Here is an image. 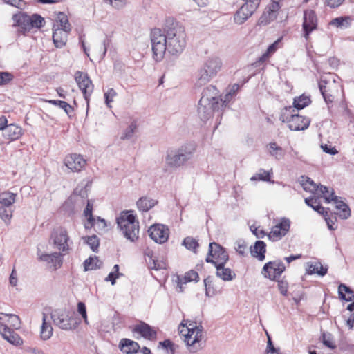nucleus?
Masks as SVG:
<instances>
[{
  "mask_svg": "<svg viewBox=\"0 0 354 354\" xmlns=\"http://www.w3.org/2000/svg\"><path fill=\"white\" fill-rule=\"evenodd\" d=\"M275 18H270L269 12L266 10L259 19L260 25H266L270 21H273Z\"/></svg>",
  "mask_w": 354,
  "mask_h": 354,
  "instance_id": "62",
  "label": "nucleus"
},
{
  "mask_svg": "<svg viewBox=\"0 0 354 354\" xmlns=\"http://www.w3.org/2000/svg\"><path fill=\"white\" fill-rule=\"evenodd\" d=\"M53 27L64 28V30H71V24H69L68 17L65 13L62 12H58L57 15L56 22L54 24Z\"/></svg>",
  "mask_w": 354,
  "mask_h": 354,
  "instance_id": "38",
  "label": "nucleus"
},
{
  "mask_svg": "<svg viewBox=\"0 0 354 354\" xmlns=\"http://www.w3.org/2000/svg\"><path fill=\"white\" fill-rule=\"evenodd\" d=\"M261 0L247 1L234 15V20L238 24H243L257 9Z\"/></svg>",
  "mask_w": 354,
  "mask_h": 354,
  "instance_id": "10",
  "label": "nucleus"
},
{
  "mask_svg": "<svg viewBox=\"0 0 354 354\" xmlns=\"http://www.w3.org/2000/svg\"><path fill=\"white\" fill-rule=\"evenodd\" d=\"M195 151L193 145H183L178 149H171L167 151L165 157L166 164L172 168H177L184 165L192 159Z\"/></svg>",
  "mask_w": 354,
  "mask_h": 354,
  "instance_id": "4",
  "label": "nucleus"
},
{
  "mask_svg": "<svg viewBox=\"0 0 354 354\" xmlns=\"http://www.w3.org/2000/svg\"><path fill=\"white\" fill-rule=\"evenodd\" d=\"M277 50V46H269L267 50L253 64L255 67L268 61Z\"/></svg>",
  "mask_w": 354,
  "mask_h": 354,
  "instance_id": "42",
  "label": "nucleus"
},
{
  "mask_svg": "<svg viewBox=\"0 0 354 354\" xmlns=\"http://www.w3.org/2000/svg\"><path fill=\"white\" fill-rule=\"evenodd\" d=\"M50 317L55 325L62 330H72L77 325L73 314L65 310H55L51 313Z\"/></svg>",
  "mask_w": 354,
  "mask_h": 354,
  "instance_id": "8",
  "label": "nucleus"
},
{
  "mask_svg": "<svg viewBox=\"0 0 354 354\" xmlns=\"http://www.w3.org/2000/svg\"><path fill=\"white\" fill-rule=\"evenodd\" d=\"M268 154L276 160H281L285 156V151L276 142H270L266 146Z\"/></svg>",
  "mask_w": 354,
  "mask_h": 354,
  "instance_id": "32",
  "label": "nucleus"
},
{
  "mask_svg": "<svg viewBox=\"0 0 354 354\" xmlns=\"http://www.w3.org/2000/svg\"><path fill=\"white\" fill-rule=\"evenodd\" d=\"M14 212L13 207L0 205V218L6 224L10 223Z\"/></svg>",
  "mask_w": 354,
  "mask_h": 354,
  "instance_id": "44",
  "label": "nucleus"
},
{
  "mask_svg": "<svg viewBox=\"0 0 354 354\" xmlns=\"http://www.w3.org/2000/svg\"><path fill=\"white\" fill-rule=\"evenodd\" d=\"M305 178V181L303 180L301 183V185L304 190L310 192H314L315 191L318 190L319 186L317 185L313 180L308 177H306Z\"/></svg>",
  "mask_w": 354,
  "mask_h": 354,
  "instance_id": "51",
  "label": "nucleus"
},
{
  "mask_svg": "<svg viewBox=\"0 0 354 354\" xmlns=\"http://www.w3.org/2000/svg\"><path fill=\"white\" fill-rule=\"evenodd\" d=\"M286 266L281 260L269 261L263 268L262 273L271 280H277L285 271Z\"/></svg>",
  "mask_w": 354,
  "mask_h": 354,
  "instance_id": "14",
  "label": "nucleus"
},
{
  "mask_svg": "<svg viewBox=\"0 0 354 354\" xmlns=\"http://www.w3.org/2000/svg\"><path fill=\"white\" fill-rule=\"evenodd\" d=\"M224 107L223 102L215 101L212 103L198 102V115L201 120L206 122L213 116L214 112H219Z\"/></svg>",
  "mask_w": 354,
  "mask_h": 354,
  "instance_id": "12",
  "label": "nucleus"
},
{
  "mask_svg": "<svg viewBox=\"0 0 354 354\" xmlns=\"http://www.w3.org/2000/svg\"><path fill=\"white\" fill-rule=\"evenodd\" d=\"M325 201L326 203L331 201L334 202L336 205V208L338 210L337 214L342 219H347L351 216V209L348 205L339 199V198L335 195V192H332L331 195L325 196Z\"/></svg>",
  "mask_w": 354,
  "mask_h": 354,
  "instance_id": "18",
  "label": "nucleus"
},
{
  "mask_svg": "<svg viewBox=\"0 0 354 354\" xmlns=\"http://www.w3.org/2000/svg\"><path fill=\"white\" fill-rule=\"evenodd\" d=\"M0 334L5 340L13 345L18 346L22 344L21 338L10 327L3 328V330L0 332Z\"/></svg>",
  "mask_w": 354,
  "mask_h": 354,
  "instance_id": "27",
  "label": "nucleus"
},
{
  "mask_svg": "<svg viewBox=\"0 0 354 354\" xmlns=\"http://www.w3.org/2000/svg\"><path fill=\"white\" fill-rule=\"evenodd\" d=\"M16 194L10 192H3L0 193V205L1 206H6L12 207V205L15 202Z\"/></svg>",
  "mask_w": 354,
  "mask_h": 354,
  "instance_id": "39",
  "label": "nucleus"
},
{
  "mask_svg": "<svg viewBox=\"0 0 354 354\" xmlns=\"http://www.w3.org/2000/svg\"><path fill=\"white\" fill-rule=\"evenodd\" d=\"M145 254L146 257V261L147 262L149 268L158 270L165 268V263L162 261H159L156 259L152 251H146Z\"/></svg>",
  "mask_w": 354,
  "mask_h": 354,
  "instance_id": "36",
  "label": "nucleus"
},
{
  "mask_svg": "<svg viewBox=\"0 0 354 354\" xmlns=\"http://www.w3.org/2000/svg\"><path fill=\"white\" fill-rule=\"evenodd\" d=\"M293 112L295 110L292 106L285 107L281 112L279 120L283 122H287L292 131L306 129L309 127L310 120Z\"/></svg>",
  "mask_w": 354,
  "mask_h": 354,
  "instance_id": "7",
  "label": "nucleus"
},
{
  "mask_svg": "<svg viewBox=\"0 0 354 354\" xmlns=\"http://www.w3.org/2000/svg\"><path fill=\"white\" fill-rule=\"evenodd\" d=\"M138 129V125L136 121L133 120L131 122L130 125L124 131V133L121 136L122 140H129L131 139L133 134L136 132Z\"/></svg>",
  "mask_w": 354,
  "mask_h": 354,
  "instance_id": "49",
  "label": "nucleus"
},
{
  "mask_svg": "<svg viewBox=\"0 0 354 354\" xmlns=\"http://www.w3.org/2000/svg\"><path fill=\"white\" fill-rule=\"evenodd\" d=\"M153 57L156 62H160L167 52V46H151Z\"/></svg>",
  "mask_w": 354,
  "mask_h": 354,
  "instance_id": "47",
  "label": "nucleus"
},
{
  "mask_svg": "<svg viewBox=\"0 0 354 354\" xmlns=\"http://www.w3.org/2000/svg\"><path fill=\"white\" fill-rule=\"evenodd\" d=\"M75 80L79 88L82 91L84 97L88 105L90 96L91 95L94 86L87 73L82 71H76L75 73Z\"/></svg>",
  "mask_w": 354,
  "mask_h": 354,
  "instance_id": "11",
  "label": "nucleus"
},
{
  "mask_svg": "<svg viewBox=\"0 0 354 354\" xmlns=\"http://www.w3.org/2000/svg\"><path fill=\"white\" fill-rule=\"evenodd\" d=\"M199 101L205 104L215 101L224 102L223 99L221 97L218 90L213 85H209L203 89Z\"/></svg>",
  "mask_w": 354,
  "mask_h": 354,
  "instance_id": "20",
  "label": "nucleus"
},
{
  "mask_svg": "<svg viewBox=\"0 0 354 354\" xmlns=\"http://www.w3.org/2000/svg\"><path fill=\"white\" fill-rule=\"evenodd\" d=\"M229 260V255L225 249L215 242L209 245L208 254L205 259L206 262L211 263L215 266L225 264Z\"/></svg>",
  "mask_w": 354,
  "mask_h": 354,
  "instance_id": "9",
  "label": "nucleus"
},
{
  "mask_svg": "<svg viewBox=\"0 0 354 354\" xmlns=\"http://www.w3.org/2000/svg\"><path fill=\"white\" fill-rule=\"evenodd\" d=\"M290 227V219L286 217L281 218L272 227L271 231L268 234V237L272 241H279L287 234Z\"/></svg>",
  "mask_w": 354,
  "mask_h": 354,
  "instance_id": "13",
  "label": "nucleus"
},
{
  "mask_svg": "<svg viewBox=\"0 0 354 354\" xmlns=\"http://www.w3.org/2000/svg\"><path fill=\"white\" fill-rule=\"evenodd\" d=\"M119 347L121 351L124 354H133L137 353L140 349L138 343L126 338L120 340Z\"/></svg>",
  "mask_w": 354,
  "mask_h": 354,
  "instance_id": "25",
  "label": "nucleus"
},
{
  "mask_svg": "<svg viewBox=\"0 0 354 354\" xmlns=\"http://www.w3.org/2000/svg\"><path fill=\"white\" fill-rule=\"evenodd\" d=\"M223 62L218 57L207 59L198 71L197 84L203 85L214 78L220 72Z\"/></svg>",
  "mask_w": 354,
  "mask_h": 354,
  "instance_id": "5",
  "label": "nucleus"
},
{
  "mask_svg": "<svg viewBox=\"0 0 354 354\" xmlns=\"http://www.w3.org/2000/svg\"><path fill=\"white\" fill-rule=\"evenodd\" d=\"M311 100L309 96H306L304 95H301L299 97H295L293 101L294 108H296L297 110L302 109L310 104Z\"/></svg>",
  "mask_w": 354,
  "mask_h": 354,
  "instance_id": "46",
  "label": "nucleus"
},
{
  "mask_svg": "<svg viewBox=\"0 0 354 354\" xmlns=\"http://www.w3.org/2000/svg\"><path fill=\"white\" fill-rule=\"evenodd\" d=\"M53 328L51 322L47 320L46 313L42 314V324L41 326L40 336L43 340L49 339L53 335Z\"/></svg>",
  "mask_w": 354,
  "mask_h": 354,
  "instance_id": "29",
  "label": "nucleus"
},
{
  "mask_svg": "<svg viewBox=\"0 0 354 354\" xmlns=\"http://www.w3.org/2000/svg\"><path fill=\"white\" fill-rule=\"evenodd\" d=\"M117 93L113 88H109L107 92L104 93L105 103L108 107H111V102H113V97L116 96Z\"/></svg>",
  "mask_w": 354,
  "mask_h": 354,
  "instance_id": "60",
  "label": "nucleus"
},
{
  "mask_svg": "<svg viewBox=\"0 0 354 354\" xmlns=\"http://www.w3.org/2000/svg\"><path fill=\"white\" fill-rule=\"evenodd\" d=\"M46 102L50 104L58 106L59 108L63 109L68 116H71V114L73 112V108L65 101L49 100H46Z\"/></svg>",
  "mask_w": 354,
  "mask_h": 354,
  "instance_id": "45",
  "label": "nucleus"
},
{
  "mask_svg": "<svg viewBox=\"0 0 354 354\" xmlns=\"http://www.w3.org/2000/svg\"><path fill=\"white\" fill-rule=\"evenodd\" d=\"M317 27V17L315 12L313 10L304 11L302 28L304 35L307 39L310 33Z\"/></svg>",
  "mask_w": 354,
  "mask_h": 354,
  "instance_id": "16",
  "label": "nucleus"
},
{
  "mask_svg": "<svg viewBox=\"0 0 354 354\" xmlns=\"http://www.w3.org/2000/svg\"><path fill=\"white\" fill-rule=\"evenodd\" d=\"M148 232L151 239L158 243L166 242L169 238V229L162 224H154L151 225Z\"/></svg>",
  "mask_w": 354,
  "mask_h": 354,
  "instance_id": "17",
  "label": "nucleus"
},
{
  "mask_svg": "<svg viewBox=\"0 0 354 354\" xmlns=\"http://www.w3.org/2000/svg\"><path fill=\"white\" fill-rule=\"evenodd\" d=\"M266 245L262 241H257L253 246L250 247V253L252 257H257L259 261L265 259Z\"/></svg>",
  "mask_w": 354,
  "mask_h": 354,
  "instance_id": "31",
  "label": "nucleus"
},
{
  "mask_svg": "<svg viewBox=\"0 0 354 354\" xmlns=\"http://www.w3.org/2000/svg\"><path fill=\"white\" fill-rule=\"evenodd\" d=\"M199 276L197 272L190 270L185 273L183 277H178V287L180 289V292L183 291V284H186L187 282L196 281H198Z\"/></svg>",
  "mask_w": 354,
  "mask_h": 354,
  "instance_id": "34",
  "label": "nucleus"
},
{
  "mask_svg": "<svg viewBox=\"0 0 354 354\" xmlns=\"http://www.w3.org/2000/svg\"><path fill=\"white\" fill-rule=\"evenodd\" d=\"M23 134V129L21 127L15 124H10L4 130L3 136L6 139L15 140L19 139Z\"/></svg>",
  "mask_w": 354,
  "mask_h": 354,
  "instance_id": "26",
  "label": "nucleus"
},
{
  "mask_svg": "<svg viewBox=\"0 0 354 354\" xmlns=\"http://www.w3.org/2000/svg\"><path fill=\"white\" fill-rule=\"evenodd\" d=\"M159 346L167 350L168 354H175L176 348L177 347L171 340L165 339L159 342Z\"/></svg>",
  "mask_w": 354,
  "mask_h": 354,
  "instance_id": "54",
  "label": "nucleus"
},
{
  "mask_svg": "<svg viewBox=\"0 0 354 354\" xmlns=\"http://www.w3.org/2000/svg\"><path fill=\"white\" fill-rule=\"evenodd\" d=\"M12 19L15 25L20 28L19 31L24 34L33 28H40L45 24L44 18L39 14L28 15L26 12H19L13 15Z\"/></svg>",
  "mask_w": 354,
  "mask_h": 354,
  "instance_id": "6",
  "label": "nucleus"
},
{
  "mask_svg": "<svg viewBox=\"0 0 354 354\" xmlns=\"http://www.w3.org/2000/svg\"><path fill=\"white\" fill-rule=\"evenodd\" d=\"M322 339L324 345L328 348L334 349L336 347L333 342V337L330 333H326L323 332L322 334Z\"/></svg>",
  "mask_w": 354,
  "mask_h": 354,
  "instance_id": "53",
  "label": "nucleus"
},
{
  "mask_svg": "<svg viewBox=\"0 0 354 354\" xmlns=\"http://www.w3.org/2000/svg\"><path fill=\"white\" fill-rule=\"evenodd\" d=\"M240 88V86L237 84H235L232 86V87L230 88V91L224 96L223 99V105L225 106L228 102L230 101L232 97L236 95V92Z\"/></svg>",
  "mask_w": 354,
  "mask_h": 354,
  "instance_id": "58",
  "label": "nucleus"
},
{
  "mask_svg": "<svg viewBox=\"0 0 354 354\" xmlns=\"http://www.w3.org/2000/svg\"><path fill=\"white\" fill-rule=\"evenodd\" d=\"M351 18L348 16L336 17L331 20L330 24L333 26L344 29L351 25Z\"/></svg>",
  "mask_w": 354,
  "mask_h": 354,
  "instance_id": "41",
  "label": "nucleus"
},
{
  "mask_svg": "<svg viewBox=\"0 0 354 354\" xmlns=\"http://www.w3.org/2000/svg\"><path fill=\"white\" fill-rule=\"evenodd\" d=\"M321 148L324 152L330 155H335L338 153V151L336 149V148L333 147L331 145L322 144Z\"/></svg>",
  "mask_w": 354,
  "mask_h": 354,
  "instance_id": "63",
  "label": "nucleus"
},
{
  "mask_svg": "<svg viewBox=\"0 0 354 354\" xmlns=\"http://www.w3.org/2000/svg\"><path fill=\"white\" fill-rule=\"evenodd\" d=\"M266 351L268 354H281L279 349L274 348L272 342L269 336Z\"/></svg>",
  "mask_w": 354,
  "mask_h": 354,
  "instance_id": "64",
  "label": "nucleus"
},
{
  "mask_svg": "<svg viewBox=\"0 0 354 354\" xmlns=\"http://www.w3.org/2000/svg\"><path fill=\"white\" fill-rule=\"evenodd\" d=\"M306 273L308 274H317L319 276H324L328 271L326 267H324L319 261L308 262L306 263Z\"/></svg>",
  "mask_w": 354,
  "mask_h": 354,
  "instance_id": "30",
  "label": "nucleus"
},
{
  "mask_svg": "<svg viewBox=\"0 0 354 354\" xmlns=\"http://www.w3.org/2000/svg\"><path fill=\"white\" fill-rule=\"evenodd\" d=\"M225 265L219 263L218 266H215L216 274L225 281H232L236 277V274L230 268H225Z\"/></svg>",
  "mask_w": 354,
  "mask_h": 354,
  "instance_id": "28",
  "label": "nucleus"
},
{
  "mask_svg": "<svg viewBox=\"0 0 354 354\" xmlns=\"http://www.w3.org/2000/svg\"><path fill=\"white\" fill-rule=\"evenodd\" d=\"M326 84L327 82L322 78L319 82V88L325 102L328 104L333 102V97L332 95L328 93Z\"/></svg>",
  "mask_w": 354,
  "mask_h": 354,
  "instance_id": "48",
  "label": "nucleus"
},
{
  "mask_svg": "<svg viewBox=\"0 0 354 354\" xmlns=\"http://www.w3.org/2000/svg\"><path fill=\"white\" fill-rule=\"evenodd\" d=\"M102 264V261L97 257H89L84 262V270L88 271L100 268Z\"/></svg>",
  "mask_w": 354,
  "mask_h": 354,
  "instance_id": "43",
  "label": "nucleus"
},
{
  "mask_svg": "<svg viewBox=\"0 0 354 354\" xmlns=\"http://www.w3.org/2000/svg\"><path fill=\"white\" fill-rule=\"evenodd\" d=\"M305 203L319 214L324 216L327 215V211L321 205L317 198H315L314 197L307 198L305 199Z\"/></svg>",
  "mask_w": 354,
  "mask_h": 354,
  "instance_id": "40",
  "label": "nucleus"
},
{
  "mask_svg": "<svg viewBox=\"0 0 354 354\" xmlns=\"http://www.w3.org/2000/svg\"><path fill=\"white\" fill-rule=\"evenodd\" d=\"M71 30L53 27V40L54 44H66L68 34Z\"/></svg>",
  "mask_w": 354,
  "mask_h": 354,
  "instance_id": "33",
  "label": "nucleus"
},
{
  "mask_svg": "<svg viewBox=\"0 0 354 354\" xmlns=\"http://www.w3.org/2000/svg\"><path fill=\"white\" fill-rule=\"evenodd\" d=\"M187 320L183 319L180 323V326L183 327L180 330V334L184 337L187 348L191 353H196L203 348L202 333L203 326L201 325L196 326V322H190L187 325Z\"/></svg>",
  "mask_w": 354,
  "mask_h": 354,
  "instance_id": "2",
  "label": "nucleus"
},
{
  "mask_svg": "<svg viewBox=\"0 0 354 354\" xmlns=\"http://www.w3.org/2000/svg\"><path fill=\"white\" fill-rule=\"evenodd\" d=\"M39 259L46 262L48 264H51V266L55 270L59 268L63 263L62 255L58 252L42 254L40 256Z\"/></svg>",
  "mask_w": 354,
  "mask_h": 354,
  "instance_id": "24",
  "label": "nucleus"
},
{
  "mask_svg": "<svg viewBox=\"0 0 354 354\" xmlns=\"http://www.w3.org/2000/svg\"><path fill=\"white\" fill-rule=\"evenodd\" d=\"M183 245L189 250L195 252L196 249L198 247V243L196 239L192 237L187 236L183 240Z\"/></svg>",
  "mask_w": 354,
  "mask_h": 354,
  "instance_id": "55",
  "label": "nucleus"
},
{
  "mask_svg": "<svg viewBox=\"0 0 354 354\" xmlns=\"http://www.w3.org/2000/svg\"><path fill=\"white\" fill-rule=\"evenodd\" d=\"M183 51V46H167V53L171 55H178Z\"/></svg>",
  "mask_w": 354,
  "mask_h": 354,
  "instance_id": "61",
  "label": "nucleus"
},
{
  "mask_svg": "<svg viewBox=\"0 0 354 354\" xmlns=\"http://www.w3.org/2000/svg\"><path fill=\"white\" fill-rule=\"evenodd\" d=\"M82 47L91 61L93 59L99 61L102 59L107 50L106 46H82Z\"/></svg>",
  "mask_w": 354,
  "mask_h": 354,
  "instance_id": "23",
  "label": "nucleus"
},
{
  "mask_svg": "<svg viewBox=\"0 0 354 354\" xmlns=\"http://www.w3.org/2000/svg\"><path fill=\"white\" fill-rule=\"evenodd\" d=\"M8 316V324L10 325V327H12L14 329L19 328L21 326V322L19 316L14 314H9Z\"/></svg>",
  "mask_w": 354,
  "mask_h": 354,
  "instance_id": "57",
  "label": "nucleus"
},
{
  "mask_svg": "<svg viewBox=\"0 0 354 354\" xmlns=\"http://www.w3.org/2000/svg\"><path fill=\"white\" fill-rule=\"evenodd\" d=\"M212 283L213 278L211 276H208L204 279L205 295L207 297H212L216 294V290L212 286Z\"/></svg>",
  "mask_w": 354,
  "mask_h": 354,
  "instance_id": "50",
  "label": "nucleus"
},
{
  "mask_svg": "<svg viewBox=\"0 0 354 354\" xmlns=\"http://www.w3.org/2000/svg\"><path fill=\"white\" fill-rule=\"evenodd\" d=\"M118 227L122 232L123 236L131 242L138 239L139 222L136 219L133 211L122 212L116 218Z\"/></svg>",
  "mask_w": 354,
  "mask_h": 354,
  "instance_id": "3",
  "label": "nucleus"
},
{
  "mask_svg": "<svg viewBox=\"0 0 354 354\" xmlns=\"http://www.w3.org/2000/svg\"><path fill=\"white\" fill-rule=\"evenodd\" d=\"M158 201L149 198L147 196L141 197L138 199V201L136 203L138 209L141 212H148L150 209L153 207L156 204Z\"/></svg>",
  "mask_w": 354,
  "mask_h": 354,
  "instance_id": "35",
  "label": "nucleus"
},
{
  "mask_svg": "<svg viewBox=\"0 0 354 354\" xmlns=\"http://www.w3.org/2000/svg\"><path fill=\"white\" fill-rule=\"evenodd\" d=\"M55 246L62 252H67L69 249L68 241L69 236L66 229L58 227L55 229L51 236Z\"/></svg>",
  "mask_w": 354,
  "mask_h": 354,
  "instance_id": "15",
  "label": "nucleus"
},
{
  "mask_svg": "<svg viewBox=\"0 0 354 354\" xmlns=\"http://www.w3.org/2000/svg\"><path fill=\"white\" fill-rule=\"evenodd\" d=\"M279 8H280L279 3L277 1H273L266 8V10L269 12V15H270V18H276Z\"/></svg>",
  "mask_w": 354,
  "mask_h": 354,
  "instance_id": "56",
  "label": "nucleus"
},
{
  "mask_svg": "<svg viewBox=\"0 0 354 354\" xmlns=\"http://www.w3.org/2000/svg\"><path fill=\"white\" fill-rule=\"evenodd\" d=\"M93 202L90 200H87L86 206L84 210V215L87 218V222L84 224L86 229H90L94 226L96 223H100L102 228L106 227V223L104 219L97 217V221L93 216Z\"/></svg>",
  "mask_w": 354,
  "mask_h": 354,
  "instance_id": "19",
  "label": "nucleus"
},
{
  "mask_svg": "<svg viewBox=\"0 0 354 354\" xmlns=\"http://www.w3.org/2000/svg\"><path fill=\"white\" fill-rule=\"evenodd\" d=\"M339 297L342 300L351 301L354 300V290L344 283L338 287Z\"/></svg>",
  "mask_w": 354,
  "mask_h": 354,
  "instance_id": "37",
  "label": "nucleus"
},
{
  "mask_svg": "<svg viewBox=\"0 0 354 354\" xmlns=\"http://www.w3.org/2000/svg\"><path fill=\"white\" fill-rule=\"evenodd\" d=\"M14 76L7 71H0V86L6 85L12 80Z\"/></svg>",
  "mask_w": 354,
  "mask_h": 354,
  "instance_id": "59",
  "label": "nucleus"
},
{
  "mask_svg": "<svg viewBox=\"0 0 354 354\" xmlns=\"http://www.w3.org/2000/svg\"><path fill=\"white\" fill-rule=\"evenodd\" d=\"M132 331L134 333L140 335L148 340H153L157 336L156 331L150 325L144 322H140V324L135 325Z\"/></svg>",
  "mask_w": 354,
  "mask_h": 354,
  "instance_id": "21",
  "label": "nucleus"
},
{
  "mask_svg": "<svg viewBox=\"0 0 354 354\" xmlns=\"http://www.w3.org/2000/svg\"><path fill=\"white\" fill-rule=\"evenodd\" d=\"M167 32L160 28L151 29L150 39L151 44H180L185 42V29L173 18L166 20Z\"/></svg>",
  "mask_w": 354,
  "mask_h": 354,
  "instance_id": "1",
  "label": "nucleus"
},
{
  "mask_svg": "<svg viewBox=\"0 0 354 354\" xmlns=\"http://www.w3.org/2000/svg\"><path fill=\"white\" fill-rule=\"evenodd\" d=\"M86 243L90 246L93 252H97L99 247V239L97 236L93 235L84 238Z\"/></svg>",
  "mask_w": 354,
  "mask_h": 354,
  "instance_id": "52",
  "label": "nucleus"
},
{
  "mask_svg": "<svg viewBox=\"0 0 354 354\" xmlns=\"http://www.w3.org/2000/svg\"><path fill=\"white\" fill-rule=\"evenodd\" d=\"M64 163L72 171H80L84 167L86 160L81 155L74 153L66 156Z\"/></svg>",
  "mask_w": 354,
  "mask_h": 354,
  "instance_id": "22",
  "label": "nucleus"
}]
</instances>
